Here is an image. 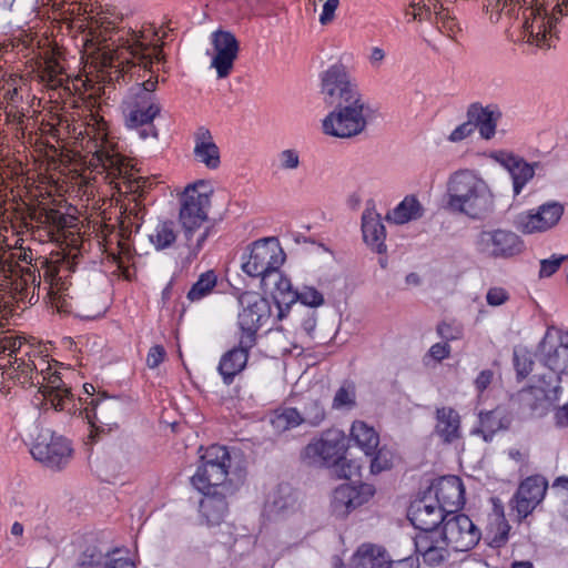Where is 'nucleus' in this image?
Returning a JSON list of instances; mask_svg holds the SVG:
<instances>
[{
    "mask_svg": "<svg viewBox=\"0 0 568 568\" xmlns=\"http://www.w3.org/2000/svg\"><path fill=\"white\" fill-rule=\"evenodd\" d=\"M509 300L508 292L503 287H491L488 290L486 301L490 306H499Z\"/></svg>",
    "mask_w": 568,
    "mask_h": 568,
    "instance_id": "052dcab7",
    "label": "nucleus"
},
{
    "mask_svg": "<svg viewBox=\"0 0 568 568\" xmlns=\"http://www.w3.org/2000/svg\"><path fill=\"white\" fill-rule=\"evenodd\" d=\"M217 284V275L214 271L210 270L202 273L197 281L192 285L187 292L186 298L190 302H199L210 295Z\"/></svg>",
    "mask_w": 568,
    "mask_h": 568,
    "instance_id": "c03bdc74",
    "label": "nucleus"
},
{
    "mask_svg": "<svg viewBox=\"0 0 568 568\" xmlns=\"http://www.w3.org/2000/svg\"><path fill=\"white\" fill-rule=\"evenodd\" d=\"M351 435L356 445L365 455L374 454L379 444V436L376 430L365 422L355 420L351 428Z\"/></svg>",
    "mask_w": 568,
    "mask_h": 568,
    "instance_id": "a19ab883",
    "label": "nucleus"
},
{
    "mask_svg": "<svg viewBox=\"0 0 568 568\" xmlns=\"http://www.w3.org/2000/svg\"><path fill=\"white\" fill-rule=\"evenodd\" d=\"M424 215V207L415 195H407L388 212L385 219L395 224H405Z\"/></svg>",
    "mask_w": 568,
    "mask_h": 568,
    "instance_id": "4c0bfd02",
    "label": "nucleus"
},
{
    "mask_svg": "<svg viewBox=\"0 0 568 568\" xmlns=\"http://www.w3.org/2000/svg\"><path fill=\"white\" fill-rule=\"evenodd\" d=\"M40 371L36 372V385L43 398L50 402L55 410H63L72 400L71 387L67 384V374L52 369L50 363L39 358Z\"/></svg>",
    "mask_w": 568,
    "mask_h": 568,
    "instance_id": "9b49d317",
    "label": "nucleus"
},
{
    "mask_svg": "<svg viewBox=\"0 0 568 568\" xmlns=\"http://www.w3.org/2000/svg\"><path fill=\"white\" fill-rule=\"evenodd\" d=\"M557 14L568 16V0H535V21L542 18V33L535 34V45L544 49L554 47L557 40L552 32L554 22L558 20Z\"/></svg>",
    "mask_w": 568,
    "mask_h": 568,
    "instance_id": "a211bd4d",
    "label": "nucleus"
},
{
    "mask_svg": "<svg viewBox=\"0 0 568 568\" xmlns=\"http://www.w3.org/2000/svg\"><path fill=\"white\" fill-rule=\"evenodd\" d=\"M18 264L0 254V275L8 281L10 292L17 303L34 305L39 302V292L34 293L36 276L31 268H19Z\"/></svg>",
    "mask_w": 568,
    "mask_h": 568,
    "instance_id": "4468645a",
    "label": "nucleus"
},
{
    "mask_svg": "<svg viewBox=\"0 0 568 568\" xmlns=\"http://www.w3.org/2000/svg\"><path fill=\"white\" fill-rule=\"evenodd\" d=\"M375 488L369 484L357 486L343 484L336 487L331 499V509L335 517L345 518L352 511L368 503L374 496Z\"/></svg>",
    "mask_w": 568,
    "mask_h": 568,
    "instance_id": "f3484780",
    "label": "nucleus"
},
{
    "mask_svg": "<svg viewBox=\"0 0 568 568\" xmlns=\"http://www.w3.org/2000/svg\"><path fill=\"white\" fill-rule=\"evenodd\" d=\"M63 68L54 60H49L45 67L40 70L39 78L50 89H58L63 85Z\"/></svg>",
    "mask_w": 568,
    "mask_h": 568,
    "instance_id": "49530a36",
    "label": "nucleus"
},
{
    "mask_svg": "<svg viewBox=\"0 0 568 568\" xmlns=\"http://www.w3.org/2000/svg\"><path fill=\"white\" fill-rule=\"evenodd\" d=\"M103 28L109 36L103 39L104 44L99 48L98 55L103 68L113 70L110 74L119 79L133 73L135 69L151 73L149 79L131 89L128 122L133 126L152 123L161 112V104L154 94L159 80L152 68L164 55L162 43H152L150 37H159L158 31L150 29L138 32L129 27H116L113 22L103 23Z\"/></svg>",
    "mask_w": 568,
    "mask_h": 568,
    "instance_id": "f257e3e1",
    "label": "nucleus"
},
{
    "mask_svg": "<svg viewBox=\"0 0 568 568\" xmlns=\"http://www.w3.org/2000/svg\"><path fill=\"white\" fill-rule=\"evenodd\" d=\"M489 158L508 171L513 179L515 194H519L521 189L532 178V165L513 152L505 150L493 151Z\"/></svg>",
    "mask_w": 568,
    "mask_h": 568,
    "instance_id": "bb28decb",
    "label": "nucleus"
},
{
    "mask_svg": "<svg viewBox=\"0 0 568 568\" xmlns=\"http://www.w3.org/2000/svg\"><path fill=\"white\" fill-rule=\"evenodd\" d=\"M362 232L364 242L378 254L386 252V229L381 215L375 210L366 209L362 215Z\"/></svg>",
    "mask_w": 568,
    "mask_h": 568,
    "instance_id": "473e14b6",
    "label": "nucleus"
},
{
    "mask_svg": "<svg viewBox=\"0 0 568 568\" xmlns=\"http://www.w3.org/2000/svg\"><path fill=\"white\" fill-rule=\"evenodd\" d=\"M435 433L445 444H452L462 437V419L456 409L449 406L436 408Z\"/></svg>",
    "mask_w": 568,
    "mask_h": 568,
    "instance_id": "72a5a7b5",
    "label": "nucleus"
},
{
    "mask_svg": "<svg viewBox=\"0 0 568 568\" xmlns=\"http://www.w3.org/2000/svg\"><path fill=\"white\" fill-rule=\"evenodd\" d=\"M444 513L435 500L424 497L410 504L407 516L416 529L426 532L436 531L437 526L445 520Z\"/></svg>",
    "mask_w": 568,
    "mask_h": 568,
    "instance_id": "412c9836",
    "label": "nucleus"
},
{
    "mask_svg": "<svg viewBox=\"0 0 568 568\" xmlns=\"http://www.w3.org/2000/svg\"><path fill=\"white\" fill-rule=\"evenodd\" d=\"M371 459V473L379 474L382 471L388 470L393 466V452L387 447H377L374 454L369 455Z\"/></svg>",
    "mask_w": 568,
    "mask_h": 568,
    "instance_id": "09e8293b",
    "label": "nucleus"
},
{
    "mask_svg": "<svg viewBox=\"0 0 568 568\" xmlns=\"http://www.w3.org/2000/svg\"><path fill=\"white\" fill-rule=\"evenodd\" d=\"M165 349L162 345H154L150 348L146 356V365L150 368H156L165 358Z\"/></svg>",
    "mask_w": 568,
    "mask_h": 568,
    "instance_id": "0e129e2a",
    "label": "nucleus"
},
{
    "mask_svg": "<svg viewBox=\"0 0 568 568\" xmlns=\"http://www.w3.org/2000/svg\"><path fill=\"white\" fill-rule=\"evenodd\" d=\"M443 536L454 551H468L480 540L481 532L465 514H448L443 523Z\"/></svg>",
    "mask_w": 568,
    "mask_h": 568,
    "instance_id": "2eb2a0df",
    "label": "nucleus"
},
{
    "mask_svg": "<svg viewBox=\"0 0 568 568\" xmlns=\"http://www.w3.org/2000/svg\"><path fill=\"white\" fill-rule=\"evenodd\" d=\"M234 490L235 487H226L225 489L212 487L202 491L203 497L199 504V513L201 519L207 526H219L224 521L229 513L226 497L232 495Z\"/></svg>",
    "mask_w": 568,
    "mask_h": 568,
    "instance_id": "aec40b11",
    "label": "nucleus"
},
{
    "mask_svg": "<svg viewBox=\"0 0 568 568\" xmlns=\"http://www.w3.org/2000/svg\"><path fill=\"white\" fill-rule=\"evenodd\" d=\"M282 170H296L300 166V154L294 149H286L278 153Z\"/></svg>",
    "mask_w": 568,
    "mask_h": 568,
    "instance_id": "4d7b16f0",
    "label": "nucleus"
},
{
    "mask_svg": "<svg viewBox=\"0 0 568 568\" xmlns=\"http://www.w3.org/2000/svg\"><path fill=\"white\" fill-rule=\"evenodd\" d=\"M355 387L352 383H344L335 393L332 407L334 409L352 408L356 402Z\"/></svg>",
    "mask_w": 568,
    "mask_h": 568,
    "instance_id": "8fccbe9b",
    "label": "nucleus"
},
{
    "mask_svg": "<svg viewBox=\"0 0 568 568\" xmlns=\"http://www.w3.org/2000/svg\"><path fill=\"white\" fill-rule=\"evenodd\" d=\"M515 223L523 233H532V210L518 214Z\"/></svg>",
    "mask_w": 568,
    "mask_h": 568,
    "instance_id": "338daca9",
    "label": "nucleus"
},
{
    "mask_svg": "<svg viewBox=\"0 0 568 568\" xmlns=\"http://www.w3.org/2000/svg\"><path fill=\"white\" fill-rule=\"evenodd\" d=\"M30 452L36 460L52 470L64 468L73 455L71 443L49 428L39 432Z\"/></svg>",
    "mask_w": 568,
    "mask_h": 568,
    "instance_id": "9d476101",
    "label": "nucleus"
},
{
    "mask_svg": "<svg viewBox=\"0 0 568 568\" xmlns=\"http://www.w3.org/2000/svg\"><path fill=\"white\" fill-rule=\"evenodd\" d=\"M452 347L449 344L443 342L435 343L430 346L427 352V356L434 359L437 363L443 362L444 359L450 357Z\"/></svg>",
    "mask_w": 568,
    "mask_h": 568,
    "instance_id": "bf43d9fd",
    "label": "nucleus"
},
{
    "mask_svg": "<svg viewBox=\"0 0 568 568\" xmlns=\"http://www.w3.org/2000/svg\"><path fill=\"white\" fill-rule=\"evenodd\" d=\"M355 568H392V560L382 546L363 544L355 554Z\"/></svg>",
    "mask_w": 568,
    "mask_h": 568,
    "instance_id": "c9c22d12",
    "label": "nucleus"
},
{
    "mask_svg": "<svg viewBox=\"0 0 568 568\" xmlns=\"http://www.w3.org/2000/svg\"><path fill=\"white\" fill-rule=\"evenodd\" d=\"M200 465L196 473L192 476L191 481L199 491L212 487H235L234 479H242L241 473L232 469V456L229 449L222 445H211L206 448L203 446L199 449Z\"/></svg>",
    "mask_w": 568,
    "mask_h": 568,
    "instance_id": "423d86ee",
    "label": "nucleus"
},
{
    "mask_svg": "<svg viewBox=\"0 0 568 568\" xmlns=\"http://www.w3.org/2000/svg\"><path fill=\"white\" fill-rule=\"evenodd\" d=\"M510 525L508 524L503 507H496L493 517L487 526V539L489 546L500 548L509 538Z\"/></svg>",
    "mask_w": 568,
    "mask_h": 568,
    "instance_id": "58836bf2",
    "label": "nucleus"
},
{
    "mask_svg": "<svg viewBox=\"0 0 568 568\" xmlns=\"http://www.w3.org/2000/svg\"><path fill=\"white\" fill-rule=\"evenodd\" d=\"M514 365L517 379H525L532 371V357L528 351L516 348L514 351Z\"/></svg>",
    "mask_w": 568,
    "mask_h": 568,
    "instance_id": "5fc2aeb1",
    "label": "nucleus"
},
{
    "mask_svg": "<svg viewBox=\"0 0 568 568\" xmlns=\"http://www.w3.org/2000/svg\"><path fill=\"white\" fill-rule=\"evenodd\" d=\"M109 406L108 398H91V402L84 408V415L92 427H97V423H103L100 415L103 416Z\"/></svg>",
    "mask_w": 568,
    "mask_h": 568,
    "instance_id": "3c124183",
    "label": "nucleus"
},
{
    "mask_svg": "<svg viewBox=\"0 0 568 568\" xmlns=\"http://www.w3.org/2000/svg\"><path fill=\"white\" fill-rule=\"evenodd\" d=\"M242 311L237 324L244 344H256L257 331L272 320V308L267 298L255 292H244L239 297Z\"/></svg>",
    "mask_w": 568,
    "mask_h": 568,
    "instance_id": "1a4fd4ad",
    "label": "nucleus"
},
{
    "mask_svg": "<svg viewBox=\"0 0 568 568\" xmlns=\"http://www.w3.org/2000/svg\"><path fill=\"white\" fill-rule=\"evenodd\" d=\"M567 258V256H558V257H552V258H549V260H541L540 261V270H539V277H549L551 276L552 274H555L561 263Z\"/></svg>",
    "mask_w": 568,
    "mask_h": 568,
    "instance_id": "13d9d810",
    "label": "nucleus"
},
{
    "mask_svg": "<svg viewBox=\"0 0 568 568\" xmlns=\"http://www.w3.org/2000/svg\"><path fill=\"white\" fill-rule=\"evenodd\" d=\"M267 507L270 513L280 517H290L302 508L300 494L288 484H280L271 495Z\"/></svg>",
    "mask_w": 568,
    "mask_h": 568,
    "instance_id": "7c9ffc66",
    "label": "nucleus"
},
{
    "mask_svg": "<svg viewBox=\"0 0 568 568\" xmlns=\"http://www.w3.org/2000/svg\"><path fill=\"white\" fill-rule=\"evenodd\" d=\"M57 268H47L43 272L45 285L41 286V296L48 298L59 312L75 313L83 318H95L106 310L104 303H99L95 297L77 298L74 302L68 300L69 295L64 293V282L58 274Z\"/></svg>",
    "mask_w": 568,
    "mask_h": 568,
    "instance_id": "0eeeda50",
    "label": "nucleus"
},
{
    "mask_svg": "<svg viewBox=\"0 0 568 568\" xmlns=\"http://www.w3.org/2000/svg\"><path fill=\"white\" fill-rule=\"evenodd\" d=\"M213 189L209 181L197 180L189 184L181 195L179 221L183 231L187 257H196L210 234L203 225L209 219L207 210Z\"/></svg>",
    "mask_w": 568,
    "mask_h": 568,
    "instance_id": "39448f33",
    "label": "nucleus"
},
{
    "mask_svg": "<svg viewBox=\"0 0 568 568\" xmlns=\"http://www.w3.org/2000/svg\"><path fill=\"white\" fill-rule=\"evenodd\" d=\"M550 498L559 503V514L560 516L568 520V478L567 477H558L552 486L550 491Z\"/></svg>",
    "mask_w": 568,
    "mask_h": 568,
    "instance_id": "de8ad7c7",
    "label": "nucleus"
},
{
    "mask_svg": "<svg viewBox=\"0 0 568 568\" xmlns=\"http://www.w3.org/2000/svg\"><path fill=\"white\" fill-rule=\"evenodd\" d=\"M193 139V155L195 161L203 164L209 170L219 169L221 165V153L211 131L205 126H200L194 132Z\"/></svg>",
    "mask_w": 568,
    "mask_h": 568,
    "instance_id": "c756f323",
    "label": "nucleus"
},
{
    "mask_svg": "<svg viewBox=\"0 0 568 568\" xmlns=\"http://www.w3.org/2000/svg\"><path fill=\"white\" fill-rule=\"evenodd\" d=\"M539 359L552 372L568 375V331L549 328L539 343Z\"/></svg>",
    "mask_w": 568,
    "mask_h": 568,
    "instance_id": "dca6fc26",
    "label": "nucleus"
},
{
    "mask_svg": "<svg viewBox=\"0 0 568 568\" xmlns=\"http://www.w3.org/2000/svg\"><path fill=\"white\" fill-rule=\"evenodd\" d=\"M104 568H136L129 558H112L105 561Z\"/></svg>",
    "mask_w": 568,
    "mask_h": 568,
    "instance_id": "774afa93",
    "label": "nucleus"
},
{
    "mask_svg": "<svg viewBox=\"0 0 568 568\" xmlns=\"http://www.w3.org/2000/svg\"><path fill=\"white\" fill-rule=\"evenodd\" d=\"M510 422V417L500 407L491 410H480L478 413V425L471 429V435L480 436L489 443L497 432L508 429Z\"/></svg>",
    "mask_w": 568,
    "mask_h": 568,
    "instance_id": "2f4dec72",
    "label": "nucleus"
},
{
    "mask_svg": "<svg viewBox=\"0 0 568 568\" xmlns=\"http://www.w3.org/2000/svg\"><path fill=\"white\" fill-rule=\"evenodd\" d=\"M466 115L474 131L477 129L481 139L491 140L495 136L501 119V112L497 105L484 106L479 102H474L469 104Z\"/></svg>",
    "mask_w": 568,
    "mask_h": 568,
    "instance_id": "a878e982",
    "label": "nucleus"
},
{
    "mask_svg": "<svg viewBox=\"0 0 568 568\" xmlns=\"http://www.w3.org/2000/svg\"><path fill=\"white\" fill-rule=\"evenodd\" d=\"M88 140L83 149L91 154L89 165L99 172H106L109 176L119 180L116 186L121 193L131 194L120 219V232L123 239H129L132 233H138L143 224L145 206L138 200L142 196V187L145 181L135 176L133 166L116 151V143L110 138L108 123L103 118L91 115L85 129Z\"/></svg>",
    "mask_w": 568,
    "mask_h": 568,
    "instance_id": "f03ea898",
    "label": "nucleus"
},
{
    "mask_svg": "<svg viewBox=\"0 0 568 568\" xmlns=\"http://www.w3.org/2000/svg\"><path fill=\"white\" fill-rule=\"evenodd\" d=\"M271 424L276 432L283 433L302 425L303 419L297 408L283 407L274 412Z\"/></svg>",
    "mask_w": 568,
    "mask_h": 568,
    "instance_id": "37998d69",
    "label": "nucleus"
},
{
    "mask_svg": "<svg viewBox=\"0 0 568 568\" xmlns=\"http://www.w3.org/2000/svg\"><path fill=\"white\" fill-rule=\"evenodd\" d=\"M345 437L341 432L327 430L316 440L311 442L302 452V457L310 465L329 466L345 464Z\"/></svg>",
    "mask_w": 568,
    "mask_h": 568,
    "instance_id": "f8f14e48",
    "label": "nucleus"
},
{
    "mask_svg": "<svg viewBox=\"0 0 568 568\" xmlns=\"http://www.w3.org/2000/svg\"><path fill=\"white\" fill-rule=\"evenodd\" d=\"M560 386L558 378L554 383L548 384L547 387L541 385L535 386V402L541 406L544 404H552L559 399Z\"/></svg>",
    "mask_w": 568,
    "mask_h": 568,
    "instance_id": "603ef678",
    "label": "nucleus"
},
{
    "mask_svg": "<svg viewBox=\"0 0 568 568\" xmlns=\"http://www.w3.org/2000/svg\"><path fill=\"white\" fill-rule=\"evenodd\" d=\"M244 336H239V344L224 353L219 363V373L224 384L231 385L234 377L240 374L246 366L248 352L255 344H244Z\"/></svg>",
    "mask_w": 568,
    "mask_h": 568,
    "instance_id": "c85d7f7f",
    "label": "nucleus"
},
{
    "mask_svg": "<svg viewBox=\"0 0 568 568\" xmlns=\"http://www.w3.org/2000/svg\"><path fill=\"white\" fill-rule=\"evenodd\" d=\"M437 335L447 344L449 342L458 341L464 336V327L462 324L442 321L436 326Z\"/></svg>",
    "mask_w": 568,
    "mask_h": 568,
    "instance_id": "864d4df0",
    "label": "nucleus"
},
{
    "mask_svg": "<svg viewBox=\"0 0 568 568\" xmlns=\"http://www.w3.org/2000/svg\"><path fill=\"white\" fill-rule=\"evenodd\" d=\"M473 133H474V129H473L469 120L467 119L466 122L459 124L455 130H453L447 139L449 142L457 143V142H460V141L467 139Z\"/></svg>",
    "mask_w": 568,
    "mask_h": 568,
    "instance_id": "e2e57ef3",
    "label": "nucleus"
},
{
    "mask_svg": "<svg viewBox=\"0 0 568 568\" xmlns=\"http://www.w3.org/2000/svg\"><path fill=\"white\" fill-rule=\"evenodd\" d=\"M445 207L455 214L479 221L495 210V196L487 182L475 171L460 169L446 182Z\"/></svg>",
    "mask_w": 568,
    "mask_h": 568,
    "instance_id": "20e7f679",
    "label": "nucleus"
},
{
    "mask_svg": "<svg viewBox=\"0 0 568 568\" xmlns=\"http://www.w3.org/2000/svg\"><path fill=\"white\" fill-rule=\"evenodd\" d=\"M564 212L561 204L557 202L546 203L535 213V230L546 231L558 223Z\"/></svg>",
    "mask_w": 568,
    "mask_h": 568,
    "instance_id": "79ce46f5",
    "label": "nucleus"
},
{
    "mask_svg": "<svg viewBox=\"0 0 568 568\" xmlns=\"http://www.w3.org/2000/svg\"><path fill=\"white\" fill-rule=\"evenodd\" d=\"M298 300L303 305L317 307L324 304V296L315 287L305 286L297 291Z\"/></svg>",
    "mask_w": 568,
    "mask_h": 568,
    "instance_id": "6e6d98bb",
    "label": "nucleus"
},
{
    "mask_svg": "<svg viewBox=\"0 0 568 568\" xmlns=\"http://www.w3.org/2000/svg\"><path fill=\"white\" fill-rule=\"evenodd\" d=\"M178 236L176 223L172 220H163L156 223L149 234V240L156 251H164L174 246Z\"/></svg>",
    "mask_w": 568,
    "mask_h": 568,
    "instance_id": "ea45409f",
    "label": "nucleus"
},
{
    "mask_svg": "<svg viewBox=\"0 0 568 568\" xmlns=\"http://www.w3.org/2000/svg\"><path fill=\"white\" fill-rule=\"evenodd\" d=\"M285 253L275 237H264L253 242L242 256V271L261 282L281 268Z\"/></svg>",
    "mask_w": 568,
    "mask_h": 568,
    "instance_id": "6e6552de",
    "label": "nucleus"
},
{
    "mask_svg": "<svg viewBox=\"0 0 568 568\" xmlns=\"http://www.w3.org/2000/svg\"><path fill=\"white\" fill-rule=\"evenodd\" d=\"M261 285L265 292L271 293L278 310V320H282L285 311L298 300L297 291L293 288L291 280L283 275L280 268L265 277Z\"/></svg>",
    "mask_w": 568,
    "mask_h": 568,
    "instance_id": "4be33fe9",
    "label": "nucleus"
},
{
    "mask_svg": "<svg viewBox=\"0 0 568 568\" xmlns=\"http://www.w3.org/2000/svg\"><path fill=\"white\" fill-rule=\"evenodd\" d=\"M435 501L448 514L456 513L465 504V487L457 476H444L434 485Z\"/></svg>",
    "mask_w": 568,
    "mask_h": 568,
    "instance_id": "5701e85b",
    "label": "nucleus"
},
{
    "mask_svg": "<svg viewBox=\"0 0 568 568\" xmlns=\"http://www.w3.org/2000/svg\"><path fill=\"white\" fill-rule=\"evenodd\" d=\"M475 245L480 254L494 258H509L524 250L521 239L505 229L483 230L477 235Z\"/></svg>",
    "mask_w": 568,
    "mask_h": 568,
    "instance_id": "ddd939ff",
    "label": "nucleus"
},
{
    "mask_svg": "<svg viewBox=\"0 0 568 568\" xmlns=\"http://www.w3.org/2000/svg\"><path fill=\"white\" fill-rule=\"evenodd\" d=\"M510 7V10H517L515 19L509 28V39L514 43H532V0H505L504 7Z\"/></svg>",
    "mask_w": 568,
    "mask_h": 568,
    "instance_id": "b1692460",
    "label": "nucleus"
},
{
    "mask_svg": "<svg viewBox=\"0 0 568 568\" xmlns=\"http://www.w3.org/2000/svg\"><path fill=\"white\" fill-rule=\"evenodd\" d=\"M7 258L9 261H12L13 263H17L18 270L19 268H31L36 270L34 274L36 276H39L36 278L34 282V293L39 292V298L41 297V280L43 278V274L41 275L40 270L43 268L44 272L47 268H57L55 266L51 265L48 258L39 256L34 257L32 250L29 247H20L18 252H11L8 254ZM18 274L20 272L18 271Z\"/></svg>",
    "mask_w": 568,
    "mask_h": 568,
    "instance_id": "f704fd0d",
    "label": "nucleus"
},
{
    "mask_svg": "<svg viewBox=\"0 0 568 568\" xmlns=\"http://www.w3.org/2000/svg\"><path fill=\"white\" fill-rule=\"evenodd\" d=\"M323 101L333 110L323 119V132L348 139L361 134L367 125L368 105L342 64L331 65L321 78Z\"/></svg>",
    "mask_w": 568,
    "mask_h": 568,
    "instance_id": "7ed1b4c3",
    "label": "nucleus"
},
{
    "mask_svg": "<svg viewBox=\"0 0 568 568\" xmlns=\"http://www.w3.org/2000/svg\"><path fill=\"white\" fill-rule=\"evenodd\" d=\"M212 44L215 54L211 67L216 70L219 79L227 78L240 51L239 41L232 32L219 30L213 33Z\"/></svg>",
    "mask_w": 568,
    "mask_h": 568,
    "instance_id": "6ab92c4d",
    "label": "nucleus"
},
{
    "mask_svg": "<svg viewBox=\"0 0 568 568\" xmlns=\"http://www.w3.org/2000/svg\"><path fill=\"white\" fill-rule=\"evenodd\" d=\"M300 416L303 419V424L311 427H317L325 420L326 412L320 399L310 397L304 403L303 410L300 412Z\"/></svg>",
    "mask_w": 568,
    "mask_h": 568,
    "instance_id": "a18cd8bd",
    "label": "nucleus"
},
{
    "mask_svg": "<svg viewBox=\"0 0 568 568\" xmlns=\"http://www.w3.org/2000/svg\"><path fill=\"white\" fill-rule=\"evenodd\" d=\"M494 377L495 373L491 369H484L477 375L474 381V386L478 393V396H480L489 387L494 381Z\"/></svg>",
    "mask_w": 568,
    "mask_h": 568,
    "instance_id": "680f3d73",
    "label": "nucleus"
},
{
    "mask_svg": "<svg viewBox=\"0 0 568 568\" xmlns=\"http://www.w3.org/2000/svg\"><path fill=\"white\" fill-rule=\"evenodd\" d=\"M509 507L518 521L527 518L532 513V476L521 480L510 499Z\"/></svg>",
    "mask_w": 568,
    "mask_h": 568,
    "instance_id": "e433bc0d",
    "label": "nucleus"
},
{
    "mask_svg": "<svg viewBox=\"0 0 568 568\" xmlns=\"http://www.w3.org/2000/svg\"><path fill=\"white\" fill-rule=\"evenodd\" d=\"M338 6H339V0H327L323 4V10L320 16V22L324 26L332 22L335 18V11L338 8Z\"/></svg>",
    "mask_w": 568,
    "mask_h": 568,
    "instance_id": "69168bd1",
    "label": "nucleus"
},
{
    "mask_svg": "<svg viewBox=\"0 0 568 568\" xmlns=\"http://www.w3.org/2000/svg\"><path fill=\"white\" fill-rule=\"evenodd\" d=\"M415 550L428 566H438L449 556L446 538L438 531L419 532L414 539Z\"/></svg>",
    "mask_w": 568,
    "mask_h": 568,
    "instance_id": "393cba45",
    "label": "nucleus"
},
{
    "mask_svg": "<svg viewBox=\"0 0 568 568\" xmlns=\"http://www.w3.org/2000/svg\"><path fill=\"white\" fill-rule=\"evenodd\" d=\"M23 355L9 361V365L0 364V368L4 369L3 375L13 381L14 384L22 387H37L36 372L40 371L39 358L41 356L31 355L28 352Z\"/></svg>",
    "mask_w": 568,
    "mask_h": 568,
    "instance_id": "cd10ccee",
    "label": "nucleus"
}]
</instances>
